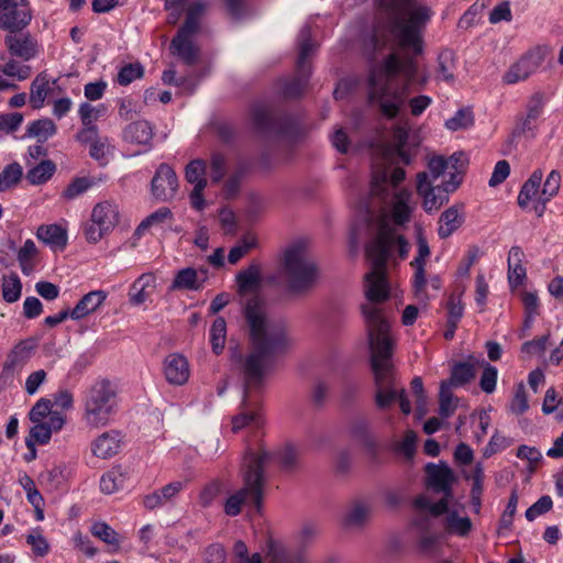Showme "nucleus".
<instances>
[{
    "label": "nucleus",
    "mask_w": 563,
    "mask_h": 563,
    "mask_svg": "<svg viewBox=\"0 0 563 563\" xmlns=\"http://www.w3.org/2000/svg\"><path fill=\"white\" fill-rule=\"evenodd\" d=\"M26 543L32 548L33 553L37 556H45L49 552V544L38 529L32 530L26 536Z\"/></svg>",
    "instance_id": "680f3d73"
},
{
    "label": "nucleus",
    "mask_w": 563,
    "mask_h": 563,
    "mask_svg": "<svg viewBox=\"0 0 563 563\" xmlns=\"http://www.w3.org/2000/svg\"><path fill=\"white\" fill-rule=\"evenodd\" d=\"M118 397L107 379L96 380L84 395V420L91 428L107 426L117 413Z\"/></svg>",
    "instance_id": "6e6552de"
},
{
    "label": "nucleus",
    "mask_w": 563,
    "mask_h": 563,
    "mask_svg": "<svg viewBox=\"0 0 563 563\" xmlns=\"http://www.w3.org/2000/svg\"><path fill=\"white\" fill-rule=\"evenodd\" d=\"M455 54L451 49H443L438 56L437 78L448 82L454 80Z\"/></svg>",
    "instance_id": "ea45409f"
},
{
    "label": "nucleus",
    "mask_w": 563,
    "mask_h": 563,
    "mask_svg": "<svg viewBox=\"0 0 563 563\" xmlns=\"http://www.w3.org/2000/svg\"><path fill=\"white\" fill-rule=\"evenodd\" d=\"M377 24L373 34L375 51L383 47L418 56L423 52L424 31L434 15L427 0H375Z\"/></svg>",
    "instance_id": "20e7f679"
},
{
    "label": "nucleus",
    "mask_w": 563,
    "mask_h": 563,
    "mask_svg": "<svg viewBox=\"0 0 563 563\" xmlns=\"http://www.w3.org/2000/svg\"><path fill=\"white\" fill-rule=\"evenodd\" d=\"M464 221L462 207L452 206L439 219L438 235L441 239L451 236Z\"/></svg>",
    "instance_id": "7c9ffc66"
},
{
    "label": "nucleus",
    "mask_w": 563,
    "mask_h": 563,
    "mask_svg": "<svg viewBox=\"0 0 563 563\" xmlns=\"http://www.w3.org/2000/svg\"><path fill=\"white\" fill-rule=\"evenodd\" d=\"M284 274L288 288L295 292L308 289L316 282L317 267L302 244L296 243L285 251Z\"/></svg>",
    "instance_id": "9d476101"
},
{
    "label": "nucleus",
    "mask_w": 563,
    "mask_h": 563,
    "mask_svg": "<svg viewBox=\"0 0 563 563\" xmlns=\"http://www.w3.org/2000/svg\"><path fill=\"white\" fill-rule=\"evenodd\" d=\"M110 152V145L108 144V141L104 140H98L93 141L90 145L89 154L90 156L99 163L100 166H104L108 164L109 158L108 154Z\"/></svg>",
    "instance_id": "338daca9"
},
{
    "label": "nucleus",
    "mask_w": 563,
    "mask_h": 563,
    "mask_svg": "<svg viewBox=\"0 0 563 563\" xmlns=\"http://www.w3.org/2000/svg\"><path fill=\"white\" fill-rule=\"evenodd\" d=\"M415 506L432 518L443 516L442 525L449 534L466 537L472 530L473 525L471 519L464 515V506L455 503L453 498H441L439 501L432 503L428 497L419 496L415 500Z\"/></svg>",
    "instance_id": "1a4fd4ad"
},
{
    "label": "nucleus",
    "mask_w": 563,
    "mask_h": 563,
    "mask_svg": "<svg viewBox=\"0 0 563 563\" xmlns=\"http://www.w3.org/2000/svg\"><path fill=\"white\" fill-rule=\"evenodd\" d=\"M415 527L420 532L419 549L427 554L433 553L439 545L440 536L431 531L432 518L427 512L420 514L415 519Z\"/></svg>",
    "instance_id": "393cba45"
},
{
    "label": "nucleus",
    "mask_w": 563,
    "mask_h": 563,
    "mask_svg": "<svg viewBox=\"0 0 563 563\" xmlns=\"http://www.w3.org/2000/svg\"><path fill=\"white\" fill-rule=\"evenodd\" d=\"M207 0H166L165 9L172 12L175 23L186 10V20L178 30L176 36L172 40L170 51L178 56L185 64L194 65L199 57V47L192 38L199 30L200 20L207 9Z\"/></svg>",
    "instance_id": "423d86ee"
},
{
    "label": "nucleus",
    "mask_w": 563,
    "mask_h": 563,
    "mask_svg": "<svg viewBox=\"0 0 563 563\" xmlns=\"http://www.w3.org/2000/svg\"><path fill=\"white\" fill-rule=\"evenodd\" d=\"M2 298L12 303L20 299L22 292V283L15 273L2 276L1 283Z\"/></svg>",
    "instance_id": "a19ab883"
},
{
    "label": "nucleus",
    "mask_w": 563,
    "mask_h": 563,
    "mask_svg": "<svg viewBox=\"0 0 563 563\" xmlns=\"http://www.w3.org/2000/svg\"><path fill=\"white\" fill-rule=\"evenodd\" d=\"M264 460L265 455L255 456L250 454L243 457V486L228 496L224 503L225 515L235 517L241 512L243 506L252 507L256 511L261 509L265 483L262 475Z\"/></svg>",
    "instance_id": "0eeeda50"
},
{
    "label": "nucleus",
    "mask_w": 563,
    "mask_h": 563,
    "mask_svg": "<svg viewBox=\"0 0 563 563\" xmlns=\"http://www.w3.org/2000/svg\"><path fill=\"white\" fill-rule=\"evenodd\" d=\"M172 218V211L166 208H159L155 212L151 213L147 218H145L136 229L137 234H142L145 230L158 227L164 223L166 220Z\"/></svg>",
    "instance_id": "052dcab7"
},
{
    "label": "nucleus",
    "mask_w": 563,
    "mask_h": 563,
    "mask_svg": "<svg viewBox=\"0 0 563 563\" xmlns=\"http://www.w3.org/2000/svg\"><path fill=\"white\" fill-rule=\"evenodd\" d=\"M22 177V167L18 163L9 164L0 173V192L16 185Z\"/></svg>",
    "instance_id": "603ef678"
},
{
    "label": "nucleus",
    "mask_w": 563,
    "mask_h": 563,
    "mask_svg": "<svg viewBox=\"0 0 563 563\" xmlns=\"http://www.w3.org/2000/svg\"><path fill=\"white\" fill-rule=\"evenodd\" d=\"M240 292H255L261 285V268L257 264H251L246 269L236 275Z\"/></svg>",
    "instance_id": "c9c22d12"
},
{
    "label": "nucleus",
    "mask_w": 563,
    "mask_h": 563,
    "mask_svg": "<svg viewBox=\"0 0 563 563\" xmlns=\"http://www.w3.org/2000/svg\"><path fill=\"white\" fill-rule=\"evenodd\" d=\"M108 294L104 290H92L86 294L70 311L73 320H80L95 312L107 299Z\"/></svg>",
    "instance_id": "cd10ccee"
},
{
    "label": "nucleus",
    "mask_w": 563,
    "mask_h": 563,
    "mask_svg": "<svg viewBox=\"0 0 563 563\" xmlns=\"http://www.w3.org/2000/svg\"><path fill=\"white\" fill-rule=\"evenodd\" d=\"M474 376L473 366L468 363H457L453 366L451 377L445 380L450 387L461 386Z\"/></svg>",
    "instance_id": "4d7b16f0"
},
{
    "label": "nucleus",
    "mask_w": 563,
    "mask_h": 563,
    "mask_svg": "<svg viewBox=\"0 0 563 563\" xmlns=\"http://www.w3.org/2000/svg\"><path fill=\"white\" fill-rule=\"evenodd\" d=\"M90 532L93 537L100 539L102 542L113 547V551H118L120 549L119 534L108 523L103 521L95 522L90 527Z\"/></svg>",
    "instance_id": "79ce46f5"
},
{
    "label": "nucleus",
    "mask_w": 563,
    "mask_h": 563,
    "mask_svg": "<svg viewBox=\"0 0 563 563\" xmlns=\"http://www.w3.org/2000/svg\"><path fill=\"white\" fill-rule=\"evenodd\" d=\"M466 165V157L463 153H454L450 157L434 156L428 162L429 179L432 184L441 176L449 175L450 179L443 181L448 190H455L462 181Z\"/></svg>",
    "instance_id": "ddd939ff"
},
{
    "label": "nucleus",
    "mask_w": 563,
    "mask_h": 563,
    "mask_svg": "<svg viewBox=\"0 0 563 563\" xmlns=\"http://www.w3.org/2000/svg\"><path fill=\"white\" fill-rule=\"evenodd\" d=\"M5 44L12 55H15L23 60H30L34 58L38 52L40 46L30 34L5 36Z\"/></svg>",
    "instance_id": "b1692460"
},
{
    "label": "nucleus",
    "mask_w": 563,
    "mask_h": 563,
    "mask_svg": "<svg viewBox=\"0 0 563 563\" xmlns=\"http://www.w3.org/2000/svg\"><path fill=\"white\" fill-rule=\"evenodd\" d=\"M185 177L188 183L194 185V187H206V163L201 159L191 161L186 166Z\"/></svg>",
    "instance_id": "49530a36"
},
{
    "label": "nucleus",
    "mask_w": 563,
    "mask_h": 563,
    "mask_svg": "<svg viewBox=\"0 0 563 563\" xmlns=\"http://www.w3.org/2000/svg\"><path fill=\"white\" fill-rule=\"evenodd\" d=\"M474 123V115L471 109L463 108L455 112V114L448 119L444 126L450 131H459L467 129Z\"/></svg>",
    "instance_id": "3c124183"
},
{
    "label": "nucleus",
    "mask_w": 563,
    "mask_h": 563,
    "mask_svg": "<svg viewBox=\"0 0 563 563\" xmlns=\"http://www.w3.org/2000/svg\"><path fill=\"white\" fill-rule=\"evenodd\" d=\"M227 322L222 317H218L210 329V342L216 354H220L225 345Z\"/></svg>",
    "instance_id": "de8ad7c7"
},
{
    "label": "nucleus",
    "mask_w": 563,
    "mask_h": 563,
    "mask_svg": "<svg viewBox=\"0 0 563 563\" xmlns=\"http://www.w3.org/2000/svg\"><path fill=\"white\" fill-rule=\"evenodd\" d=\"M144 68L140 63H131L120 68L117 82L120 86H128L136 79L142 78Z\"/></svg>",
    "instance_id": "5fc2aeb1"
},
{
    "label": "nucleus",
    "mask_w": 563,
    "mask_h": 563,
    "mask_svg": "<svg viewBox=\"0 0 563 563\" xmlns=\"http://www.w3.org/2000/svg\"><path fill=\"white\" fill-rule=\"evenodd\" d=\"M298 46H299V56L297 60V78L290 82L289 85L284 87V93L288 97H296L301 93L303 90L309 75L310 69L307 65V59L310 54L316 49V44L311 42V27L310 24H305L298 34Z\"/></svg>",
    "instance_id": "4468645a"
},
{
    "label": "nucleus",
    "mask_w": 563,
    "mask_h": 563,
    "mask_svg": "<svg viewBox=\"0 0 563 563\" xmlns=\"http://www.w3.org/2000/svg\"><path fill=\"white\" fill-rule=\"evenodd\" d=\"M448 320L450 323H452V327L454 324H459L463 314H464V303L462 301V292L460 294H451L448 303Z\"/></svg>",
    "instance_id": "13d9d810"
},
{
    "label": "nucleus",
    "mask_w": 563,
    "mask_h": 563,
    "mask_svg": "<svg viewBox=\"0 0 563 563\" xmlns=\"http://www.w3.org/2000/svg\"><path fill=\"white\" fill-rule=\"evenodd\" d=\"M32 20V13L25 0H20L8 10L0 12V29L10 33L23 30Z\"/></svg>",
    "instance_id": "412c9836"
},
{
    "label": "nucleus",
    "mask_w": 563,
    "mask_h": 563,
    "mask_svg": "<svg viewBox=\"0 0 563 563\" xmlns=\"http://www.w3.org/2000/svg\"><path fill=\"white\" fill-rule=\"evenodd\" d=\"M1 73L13 80H25L31 74V67L21 62L10 59L1 68Z\"/></svg>",
    "instance_id": "6e6d98bb"
},
{
    "label": "nucleus",
    "mask_w": 563,
    "mask_h": 563,
    "mask_svg": "<svg viewBox=\"0 0 563 563\" xmlns=\"http://www.w3.org/2000/svg\"><path fill=\"white\" fill-rule=\"evenodd\" d=\"M119 222L118 206L110 201L97 203L90 217V222L85 227V236L89 243L99 242L106 234L112 231Z\"/></svg>",
    "instance_id": "f8f14e48"
},
{
    "label": "nucleus",
    "mask_w": 563,
    "mask_h": 563,
    "mask_svg": "<svg viewBox=\"0 0 563 563\" xmlns=\"http://www.w3.org/2000/svg\"><path fill=\"white\" fill-rule=\"evenodd\" d=\"M497 376V368L488 363H485L479 380V386L484 393L492 394L496 389Z\"/></svg>",
    "instance_id": "0e129e2a"
},
{
    "label": "nucleus",
    "mask_w": 563,
    "mask_h": 563,
    "mask_svg": "<svg viewBox=\"0 0 563 563\" xmlns=\"http://www.w3.org/2000/svg\"><path fill=\"white\" fill-rule=\"evenodd\" d=\"M104 104L92 106L89 102H81L78 108V115L84 126L96 125L95 122L106 113Z\"/></svg>",
    "instance_id": "09e8293b"
},
{
    "label": "nucleus",
    "mask_w": 563,
    "mask_h": 563,
    "mask_svg": "<svg viewBox=\"0 0 563 563\" xmlns=\"http://www.w3.org/2000/svg\"><path fill=\"white\" fill-rule=\"evenodd\" d=\"M156 288V277L152 273L142 274L131 285L129 290L130 302L134 306L144 303Z\"/></svg>",
    "instance_id": "bb28decb"
},
{
    "label": "nucleus",
    "mask_w": 563,
    "mask_h": 563,
    "mask_svg": "<svg viewBox=\"0 0 563 563\" xmlns=\"http://www.w3.org/2000/svg\"><path fill=\"white\" fill-rule=\"evenodd\" d=\"M453 191L448 190L446 184L434 186L428 173L417 175V192L422 197V206L427 212L440 209L448 201L449 194Z\"/></svg>",
    "instance_id": "dca6fc26"
},
{
    "label": "nucleus",
    "mask_w": 563,
    "mask_h": 563,
    "mask_svg": "<svg viewBox=\"0 0 563 563\" xmlns=\"http://www.w3.org/2000/svg\"><path fill=\"white\" fill-rule=\"evenodd\" d=\"M545 46H536L522 54L503 75L505 85H516L525 81L534 75L544 63L548 56Z\"/></svg>",
    "instance_id": "9b49d317"
},
{
    "label": "nucleus",
    "mask_w": 563,
    "mask_h": 563,
    "mask_svg": "<svg viewBox=\"0 0 563 563\" xmlns=\"http://www.w3.org/2000/svg\"><path fill=\"white\" fill-rule=\"evenodd\" d=\"M408 140V131L404 126H396L391 133V141L382 146V155L389 163L401 162L408 165L411 162L410 154L405 145Z\"/></svg>",
    "instance_id": "aec40b11"
},
{
    "label": "nucleus",
    "mask_w": 563,
    "mask_h": 563,
    "mask_svg": "<svg viewBox=\"0 0 563 563\" xmlns=\"http://www.w3.org/2000/svg\"><path fill=\"white\" fill-rule=\"evenodd\" d=\"M92 183L86 177L76 178L73 180L66 189L63 191V197L73 200L78 196L82 195L91 187Z\"/></svg>",
    "instance_id": "69168bd1"
},
{
    "label": "nucleus",
    "mask_w": 563,
    "mask_h": 563,
    "mask_svg": "<svg viewBox=\"0 0 563 563\" xmlns=\"http://www.w3.org/2000/svg\"><path fill=\"white\" fill-rule=\"evenodd\" d=\"M52 411V401L46 398H41L30 410L29 418L32 422H41L44 421Z\"/></svg>",
    "instance_id": "774afa93"
},
{
    "label": "nucleus",
    "mask_w": 563,
    "mask_h": 563,
    "mask_svg": "<svg viewBox=\"0 0 563 563\" xmlns=\"http://www.w3.org/2000/svg\"><path fill=\"white\" fill-rule=\"evenodd\" d=\"M33 423L34 426L31 428L30 434L25 440H31L32 443L40 445L47 444L53 433L49 427L44 421Z\"/></svg>",
    "instance_id": "e2e57ef3"
},
{
    "label": "nucleus",
    "mask_w": 563,
    "mask_h": 563,
    "mask_svg": "<svg viewBox=\"0 0 563 563\" xmlns=\"http://www.w3.org/2000/svg\"><path fill=\"white\" fill-rule=\"evenodd\" d=\"M431 255V251L427 240L419 235L417 239V255L410 263L415 269L412 277V288L415 297L419 302L427 307L428 301L432 296L427 294V275H426V263Z\"/></svg>",
    "instance_id": "2eb2a0df"
},
{
    "label": "nucleus",
    "mask_w": 563,
    "mask_h": 563,
    "mask_svg": "<svg viewBox=\"0 0 563 563\" xmlns=\"http://www.w3.org/2000/svg\"><path fill=\"white\" fill-rule=\"evenodd\" d=\"M19 484L22 486L26 494L27 501L34 507L40 508L44 506V499L35 486L34 481L26 474L19 475Z\"/></svg>",
    "instance_id": "8fccbe9b"
},
{
    "label": "nucleus",
    "mask_w": 563,
    "mask_h": 563,
    "mask_svg": "<svg viewBox=\"0 0 563 563\" xmlns=\"http://www.w3.org/2000/svg\"><path fill=\"white\" fill-rule=\"evenodd\" d=\"M427 485L435 493L443 494L442 498L452 499V485L455 482V475L451 467L441 462L439 464L429 463L426 466Z\"/></svg>",
    "instance_id": "f3484780"
},
{
    "label": "nucleus",
    "mask_w": 563,
    "mask_h": 563,
    "mask_svg": "<svg viewBox=\"0 0 563 563\" xmlns=\"http://www.w3.org/2000/svg\"><path fill=\"white\" fill-rule=\"evenodd\" d=\"M418 66L410 56L389 53L369 71V99L375 102L387 118H395L409 93Z\"/></svg>",
    "instance_id": "39448f33"
},
{
    "label": "nucleus",
    "mask_w": 563,
    "mask_h": 563,
    "mask_svg": "<svg viewBox=\"0 0 563 563\" xmlns=\"http://www.w3.org/2000/svg\"><path fill=\"white\" fill-rule=\"evenodd\" d=\"M203 280L199 279L195 268L187 267L178 271L170 285V290H199Z\"/></svg>",
    "instance_id": "72a5a7b5"
},
{
    "label": "nucleus",
    "mask_w": 563,
    "mask_h": 563,
    "mask_svg": "<svg viewBox=\"0 0 563 563\" xmlns=\"http://www.w3.org/2000/svg\"><path fill=\"white\" fill-rule=\"evenodd\" d=\"M36 238L54 251H63L67 244V232L58 224L40 225Z\"/></svg>",
    "instance_id": "c85d7f7f"
},
{
    "label": "nucleus",
    "mask_w": 563,
    "mask_h": 563,
    "mask_svg": "<svg viewBox=\"0 0 563 563\" xmlns=\"http://www.w3.org/2000/svg\"><path fill=\"white\" fill-rule=\"evenodd\" d=\"M35 346V342L31 339L16 343L7 356L3 371L13 373L15 369L22 368L32 356Z\"/></svg>",
    "instance_id": "a878e982"
},
{
    "label": "nucleus",
    "mask_w": 563,
    "mask_h": 563,
    "mask_svg": "<svg viewBox=\"0 0 563 563\" xmlns=\"http://www.w3.org/2000/svg\"><path fill=\"white\" fill-rule=\"evenodd\" d=\"M253 124L261 131H268L272 128L273 117L271 110L265 104H256L252 109Z\"/></svg>",
    "instance_id": "bf43d9fd"
},
{
    "label": "nucleus",
    "mask_w": 563,
    "mask_h": 563,
    "mask_svg": "<svg viewBox=\"0 0 563 563\" xmlns=\"http://www.w3.org/2000/svg\"><path fill=\"white\" fill-rule=\"evenodd\" d=\"M51 92L49 78L46 73H40L31 84L30 103L33 109H41Z\"/></svg>",
    "instance_id": "473e14b6"
},
{
    "label": "nucleus",
    "mask_w": 563,
    "mask_h": 563,
    "mask_svg": "<svg viewBox=\"0 0 563 563\" xmlns=\"http://www.w3.org/2000/svg\"><path fill=\"white\" fill-rule=\"evenodd\" d=\"M542 178V170L536 169L525 181L518 195V205L521 208H526L538 196Z\"/></svg>",
    "instance_id": "e433bc0d"
},
{
    "label": "nucleus",
    "mask_w": 563,
    "mask_h": 563,
    "mask_svg": "<svg viewBox=\"0 0 563 563\" xmlns=\"http://www.w3.org/2000/svg\"><path fill=\"white\" fill-rule=\"evenodd\" d=\"M251 351L242 364L244 395L241 412L232 418V431L246 426L256 428L263 424L260 405L250 399V391L262 386L265 377L274 368L276 358L291 345L285 323L268 317L265 302L258 297L251 298L244 309Z\"/></svg>",
    "instance_id": "f03ea898"
},
{
    "label": "nucleus",
    "mask_w": 563,
    "mask_h": 563,
    "mask_svg": "<svg viewBox=\"0 0 563 563\" xmlns=\"http://www.w3.org/2000/svg\"><path fill=\"white\" fill-rule=\"evenodd\" d=\"M56 166L51 161H42L26 173V179L32 185L46 183L55 173Z\"/></svg>",
    "instance_id": "37998d69"
},
{
    "label": "nucleus",
    "mask_w": 563,
    "mask_h": 563,
    "mask_svg": "<svg viewBox=\"0 0 563 563\" xmlns=\"http://www.w3.org/2000/svg\"><path fill=\"white\" fill-rule=\"evenodd\" d=\"M122 445V435L120 432L111 430L100 434L91 443V452L99 459H111L119 453Z\"/></svg>",
    "instance_id": "5701e85b"
},
{
    "label": "nucleus",
    "mask_w": 563,
    "mask_h": 563,
    "mask_svg": "<svg viewBox=\"0 0 563 563\" xmlns=\"http://www.w3.org/2000/svg\"><path fill=\"white\" fill-rule=\"evenodd\" d=\"M256 245L257 239L254 234H244L242 239L238 242V244L230 250L228 261L231 264H236L244 255H246L251 250L256 247Z\"/></svg>",
    "instance_id": "a18cd8bd"
},
{
    "label": "nucleus",
    "mask_w": 563,
    "mask_h": 563,
    "mask_svg": "<svg viewBox=\"0 0 563 563\" xmlns=\"http://www.w3.org/2000/svg\"><path fill=\"white\" fill-rule=\"evenodd\" d=\"M37 254V247L33 240H26L18 252V261L24 275H30L34 268V257Z\"/></svg>",
    "instance_id": "c03bdc74"
},
{
    "label": "nucleus",
    "mask_w": 563,
    "mask_h": 563,
    "mask_svg": "<svg viewBox=\"0 0 563 563\" xmlns=\"http://www.w3.org/2000/svg\"><path fill=\"white\" fill-rule=\"evenodd\" d=\"M364 294L365 301L361 306V311L371 350V366L376 386V404L379 408H386L398 400L401 411L405 415H409L411 412L410 401L406 390L396 387L394 368L390 362L394 342L384 308L385 302L389 298L390 290L382 288V290L375 291L368 288Z\"/></svg>",
    "instance_id": "7ed1b4c3"
},
{
    "label": "nucleus",
    "mask_w": 563,
    "mask_h": 563,
    "mask_svg": "<svg viewBox=\"0 0 563 563\" xmlns=\"http://www.w3.org/2000/svg\"><path fill=\"white\" fill-rule=\"evenodd\" d=\"M57 131V128L53 120L48 118L33 121L29 124L26 130V136L36 137L38 142H45L53 136Z\"/></svg>",
    "instance_id": "4c0bfd02"
},
{
    "label": "nucleus",
    "mask_w": 563,
    "mask_h": 563,
    "mask_svg": "<svg viewBox=\"0 0 563 563\" xmlns=\"http://www.w3.org/2000/svg\"><path fill=\"white\" fill-rule=\"evenodd\" d=\"M406 173L396 167L388 177L387 170L373 173L369 198L361 209L364 211V221L369 225L378 222V233L366 247V255L371 263V271L364 277V291L372 288L375 291L389 290L386 277V263L389 257L398 253L405 258L409 253V244L397 232L395 227L410 221L413 210L412 194L397 186L405 179Z\"/></svg>",
    "instance_id": "f257e3e1"
},
{
    "label": "nucleus",
    "mask_w": 563,
    "mask_h": 563,
    "mask_svg": "<svg viewBox=\"0 0 563 563\" xmlns=\"http://www.w3.org/2000/svg\"><path fill=\"white\" fill-rule=\"evenodd\" d=\"M250 454H254L255 456H264L265 460L262 464V475L264 476L265 467L274 460L280 463L285 467H290L297 460V452L292 446H286L277 453L273 454L267 452L266 450L260 448L257 450H247L244 456H249Z\"/></svg>",
    "instance_id": "c756f323"
},
{
    "label": "nucleus",
    "mask_w": 563,
    "mask_h": 563,
    "mask_svg": "<svg viewBox=\"0 0 563 563\" xmlns=\"http://www.w3.org/2000/svg\"><path fill=\"white\" fill-rule=\"evenodd\" d=\"M549 98L542 91L534 92L527 102L526 114L521 122L522 131L532 129L533 123L542 115Z\"/></svg>",
    "instance_id": "2f4dec72"
},
{
    "label": "nucleus",
    "mask_w": 563,
    "mask_h": 563,
    "mask_svg": "<svg viewBox=\"0 0 563 563\" xmlns=\"http://www.w3.org/2000/svg\"><path fill=\"white\" fill-rule=\"evenodd\" d=\"M128 479L126 472L120 466L112 467L100 478V489L104 494L111 495L124 488Z\"/></svg>",
    "instance_id": "f704fd0d"
},
{
    "label": "nucleus",
    "mask_w": 563,
    "mask_h": 563,
    "mask_svg": "<svg viewBox=\"0 0 563 563\" xmlns=\"http://www.w3.org/2000/svg\"><path fill=\"white\" fill-rule=\"evenodd\" d=\"M178 188V179L174 169L167 164H161L152 179V194L162 201L173 198Z\"/></svg>",
    "instance_id": "a211bd4d"
},
{
    "label": "nucleus",
    "mask_w": 563,
    "mask_h": 563,
    "mask_svg": "<svg viewBox=\"0 0 563 563\" xmlns=\"http://www.w3.org/2000/svg\"><path fill=\"white\" fill-rule=\"evenodd\" d=\"M163 374L169 385H185L190 377V365L187 357L180 353L166 355L163 361Z\"/></svg>",
    "instance_id": "6ab92c4d"
},
{
    "label": "nucleus",
    "mask_w": 563,
    "mask_h": 563,
    "mask_svg": "<svg viewBox=\"0 0 563 563\" xmlns=\"http://www.w3.org/2000/svg\"><path fill=\"white\" fill-rule=\"evenodd\" d=\"M457 408V398L453 396L452 387L445 380L440 384L439 415L441 418L451 417Z\"/></svg>",
    "instance_id": "58836bf2"
},
{
    "label": "nucleus",
    "mask_w": 563,
    "mask_h": 563,
    "mask_svg": "<svg viewBox=\"0 0 563 563\" xmlns=\"http://www.w3.org/2000/svg\"><path fill=\"white\" fill-rule=\"evenodd\" d=\"M153 139V128L150 122L139 120L130 123L123 131L124 142L131 145H139L143 148L137 151L136 154L147 152L151 148Z\"/></svg>",
    "instance_id": "4be33fe9"
},
{
    "label": "nucleus",
    "mask_w": 563,
    "mask_h": 563,
    "mask_svg": "<svg viewBox=\"0 0 563 563\" xmlns=\"http://www.w3.org/2000/svg\"><path fill=\"white\" fill-rule=\"evenodd\" d=\"M561 186V175L556 170H552L542 187V190L539 195V201L545 205L550 201L558 192Z\"/></svg>",
    "instance_id": "864d4df0"
}]
</instances>
